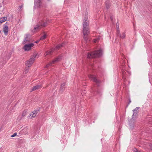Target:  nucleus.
Wrapping results in <instances>:
<instances>
[{
  "mask_svg": "<svg viewBox=\"0 0 152 152\" xmlns=\"http://www.w3.org/2000/svg\"><path fill=\"white\" fill-rule=\"evenodd\" d=\"M83 33L84 35L83 38L86 42L88 43L90 41V39L88 37V35L89 34L88 28V17H85L83 22Z\"/></svg>",
  "mask_w": 152,
  "mask_h": 152,
  "instance_id": "nucleus-1",
  "label": "nucleus"
},
{
  "mask_svg": "<svg viewBox=\"0 0 152 152\" xmlns=\"http://www.w3.org/2000/svg\"><path fill=\"white\" fill-rule=\"evenodd\" d=\"M31 36L29 34H26L25 35V37L23 42V44L24 45L23 48H31L34 46V44L31 42Z\"/></svg>",
  "mask_w": 152,
  "mask_h": 152,
  "instance_id": "nucleus-2",
  "label": "nucleus"
},
{
  "mask_svg": "<svg viewBox=\"0 0 152 152\" xmlns=\"http://www.w3.org/2000/svg\"><path fill=\"white\" fill-rule=\"evenodd\" d=\"M102 52L101 50H95L89 53L87 56V58H93L99 57L102 56Z\"/></svg>",
  "mask_w": 152,
  "mask_h": 152,
  "instance_id": "nucleus-3",
  "label": "nucleus"
},
{
  "mask_svg": "<svg viewBox=\"0 0 152 152\" xmlns=\"http://www.w3.org/2000/svg\"><path fill=\"white\" fill-rule=\"evenodd\" d=\"M47 24V22L45 21H42L41 22H39V23L36 25V26L34 27V29L36 30H39L42 27L45 26Z\"/></svg>",
  "mask_w": 152,
  "mask_h": 152,
  "instance_id": "nucleus-4",
  "label": "nucleus"
},
{
  "mask_svg": "<svg viewBox=\"0 0 152 152\" xmlns=\"http://www.w3.org/2000/svg\"><path fill=\"white\" fill-rule=\"evenodd\" d=\"M88 77L91 80H93L94 82L96 83L97 86H99L101 83V81L97 79L95 76L89 75H88Z\"/></svg>",
  "mask_w": 152,
  "mask_h": 152,
  "instance_id": "nucleus-5",
  "label": "nucleus"
},
{
  "mask_svg": "<svg viewBox=\"0 0 152 152\" xmlns=\"http://www.w3.org/2000/svg\"><path fill=\"white\" fill-rule=\"evenodd\" d=\"M36 55L31 56L30 58L26 61L25 64L28 65V66H31L32 64L34 63L35 60V58L36 57Z\"/></svg>",
  "mask_w": 152,
  "mask_h": 152,
  "instance_id": "nucleus-6",
  "label": "nucleus"
},
{
  "mask_svg": "<svg viewBox=\"0 0 152 152\" xmlns=\"http://www.w3.org/2000/svg\"><path fill=\"white\" fill-rule=\"evenodd\" d=\"M61 56H58L57 58H55L54 60H53L47 64L45 66V67H48L49 66L53 64H54L55 63L59 62L61 60Z\"/></svg>",
  "mask_w": 152,
  "mask_h": 152,
  "instance_id": "nucleus-7",
  "label": "nucleus"
},
{
  "mask_svg": "<svg viewBox=\"0 0 152 152\" xmlns=\"http://www.w3.org/2000/svg\"><path fill=\"white\" fill-rule=\"evenodd\" d=\"M56 50L57 49H56L55 48H51L49 50L46 52V53L45 54H46L45 56H46L47 55H53L54 53H55Z\"/></svg>",
  "mask_w": 152,
  "mask_h": 152,
  "instance_id": "nucleus-8",
  "label": "nucleus"
},
{
  "mask_svg": "<svg viewBox=\"0 0 152 152\" xmlns=\"http://www.w3.org/2000/svg\"><path fill=\"white\" fill-rule=\"evenodd\" d=\"M66 83L65 82L61 83V86L60 87V90L59 91V92L60 93H62L64 91L65 88Z\"/></svg>",
  "mask_w": 152,
  "mask_h": 152,
  "instance_id": "nucleus-9",
  "label": "nucleus"
},
{
  "mask_svg": "<svg viewBox=\"0 0 152 152\" xmlns=\"http://www.w3.org/2000/svg\"><path fill=\"white\" fill-rule=\"evenodd\" d=\"M34 4L35 7H40L42 4L41 0H34Z\"/></svg>",
  "mask_w": 152,
  "mask_h": 152,
  "instance_id": "nucleus-10",
  "label": "nucleus"
},
{
  "mask_svg": "<svg viewBox=\"0 0 152 152\" xmlns=\"http://www.w3.org/2000/svg\"><path fill=\"white\" fill-rule=\"evenodd\" d=\"M118 37H120V38L121 39H124V38L126 36L124 32H123L122 33V35L123 36H122V35L120 33V31H118V32H117L116 33Z\"/></svg>",
  "mask_w": 152,
  "mask_h": 152,
  "instance_id": "nucleus-11",
  "label": "nucleus"
},
{
  "mask_svg": "<svg viewBox=\"0 0 152 152\" xmlns=\"http://www.w3.org/2000/svg\"><path fill=\"white\" fill-rule=\"evenodd\" d=\"M38 113V111L34 110L33 111L30 115L29 117L31 116L30 118H33L34 117L37 115Z\"/></svg>",
  "mask_w": 152,
  "mask_h": 152,
  "instance_id": "nucleus-12",
  "label": "nucleus"
},
{
  "mask_svg": "<svg viewBox=\"0 0 152 152\" xmlns=\"http://www.w3.org/2000/svg\"><path fill=\"white\" fill-rule=\"evenodd\" d=\"M3 31L5 35H7L8 31V27L7 26H5L3 27Z\"/></svg>",
  "mask_w": 152,
  "mask_h": 152,
  "instance_id": "nucleus-13",
  "label": "nucleus"
},
{
  "mask_svg": "<svg viewBox=\"0 0 152 152\" xmlns=\"http://www.w3.org/2000/svg\"><path fill=\"white\" fill-rule=\"evenodd\" d=\"M139 107H137L134 110H133V116L136 115L138 113Z\"/></svg>",
  "mask_w": 152,
  "mask_h": 152,
  "instance_id": "nucleus-14",
  "label": "nucleus"
},
{
  "mask_svg": "<svg viewBox=\"0 0 152 152\" xmlns=\"http://www.w3.org/2000/svg\"><path fill=\"white\" fill-rule=\"evenodd\" d=\"M40 87V86L39 85H36V86H34L33 87V88L32 89V90L31 91H32L34 90H37L39 89Z\"/></svg>",
  "mask_w": 152,
  "mask_h": 152,
  "instance_id": "nucleus-15",
  "label": "nucleus"
},
{
  "mask_svg": "<svg viewBox=\"0 0 152 152\" xmlns=\"http://www.w3.org/2000/svg\"><path fill=\"white\" fill-rule=\"evenodd\" d=\"M11 55V53L10 52L8 53H7V56L5 58V59L4 60L5 61L6 60H8L10 59V57Z\"/></svg>",
  "mask_w": 152,
  "mask_h": 152,
  "instance_id": "nucleus-16",
  "label": "nucleus"
},
{
  "mask_svg": "<svg viewBox=\"0 0 152 152\" xmlns=\"http://www.w3.org/2000/svg\"><path fill=\"white\" fill-rule=\"evenodd\" d=\"M66 43H63L61 44H59L58 45L56 48H61V47H64L66 46Z\"/></svg>",
  "mask_w": 152,
  "mask_h": 152,
  "instance_id": "nucleus-17",
  "label": "nucleus"
},
{
  "mask_svg": "<svg viewBox=\"0 0 152 152\" xmlns=\"http://www.w3.org/2000/svg\"><path fill=\"white\" fill-rule=\"evenodd\" d=\"M26 65V68L25 69L24 73L26 74L27 73L28 71L29 68L30 66H28L27 64Z\"/></svg>",
  "mask_w": 152,
  "mask_h": 152,
  "instance_id": "nucleus-18",
  "label": "nucleus"
},
{
  "mask_svg": "<svg viewBox=\"0 0 152 152\" xmlns=\"http://www.w3.org/2000/svg\"><path fill=\"white\" fill-rule=\"evenodd\" d=\"M7 19V18L6 17H4L0 19V23H2L4 22Z\"/></svg>",
  "mask_w": 152,
  "mask_h": 152,
  "instance_id": "nucleus-19",
  "label": "nucleus"
},
{
  "mask_svg": "<svg viewBox=\"0 0 152 152\" xmlns=\"http://www.w3.org/2000/svg\"><path fill=\"white\" fill-rule=\"evenodd\" d=\"M91 89L93 92H96L97 94H99L101 93V91L98 89L96 91L93 88H92Z\"/></svg>",
  "mask_w": 152,
  "mask_h": 152,
  "instance_id": "nucleus-20",
  "label": "nucleus"
},
{
  "mask_svg": "<svg viewBox=\"0 0 152 152\" xmlns=\"http://www.w3.org/2000/svg\"><path fill=\"white\" fill-rule=\"evenodd\" d=\"M100 38L99 37L96 39H95L93 41V42L94 43H96L97 42H98Z\"/></svg>",
  "mask_w": 152,
  "mask_h": 152,
  "instance_id": "nucleus-21",
  "label": "nucleus"
},
{
  "mask_svg": "<svg viewBox=\"0 0 152 152\" xmlns=\"http://www.w3.org/2000/svg\"><path fill=\"white\" fill-rule=\"evenodd\" d=\"M47 36V35H46L44 34V35L42 37H41L40 39V40H43L44 39H45V38Z\"/></svg>",
  "mask_w": 152,
  "mask_h": 152,
  "instance_id": "nucleus-22",
  "label": "nucleus"
},
{
  "mask_svg": "<svg viewBox=\"0 0 152 152\" xmlns=\"http://www.w3.org/2000/svg\"><path fill=\"white\" fill-rule=\"evenodd\" d=\"M26 111L24 110L22 113V116L23 117L25 116L26 114Z\"/></svg>",
  "mask_w": 152,
  "mask_h": 152,
  "instance_id": "nucleus-23",
  "label": "nucleus"
},
{
  "mask_svg": "<svg viewBox=\"0 0 152 152\" xmlns=\"http://www.w3.org/2000/svg\"><path fill=\"white\" fill-rule=\"evenodd\" d=\"M116 27H117V32H118V31H120L119 30V24L118 23L116 24Z\"/></svg>",
  "mask_w": 152,
  "mask_h": 152,
  "instance_id": "nucleus-24",
  "label": "nucleus"
},
{
  "mask_svg": "<svg viewBox=\"0 0 152 152\" xmlns=\"http://www.w3.org/2000/svg\"><path fill=\"white\" fill-rule=\"evenodd\" d=\"M24 51H28L31 50V48H23Z\"/></svg>",
  "mask_w": 152,
  "mask_h": 152,
  "instance_id": "nucleus-25",
  "label": "nucleus"
},
{
  "mask_svg": "<svg viewBox=\"0 0 152 152\" xmlns=\"http://www.w3.org/2000/svg\"><path fill=\"white\" fill-rule=\"evenodd\" d=\"M133 151L134 152H140V151L137 150L136 148H134Z\"/></svg>",
  "mask_w": 152,
  "mask_h": 152,
  "instance_id": "nucleus-26",
  "label": "nucleus"
},
{
  "mask_svg": "<svg viewBox=\"0 0 152 152\" xmlns=\"http://www.w3.org/2000/svg\"><path fill=\"white\" fill-rule=\"evenodd\" d=\"M17 135V133H15L14 134L12 135L11 136V137H15Z\"/></svg>",
  "mask_w": 152,
  "mask_h": 152,
  "instance_id": "nucleus-27",
  "label": "nucleus"
},
{
  "mask_svg": "<svg viewBox=\"0 0 152 152\" xmlns=\"http://www.w3.org/2000/svg\"><path fill=\"white\" fill-rule=\"evenodd\" d=\"M2 62H3L2 63V62H0V65L1 64H2L1 66H0V68L2 67H3V66H4V62L3 61Z\"/></svg>",
  "mask_w": 152,
  "mask_h": 152,
  "instance_id": "nucleus-28",
  "label": "nucleus"
},
{
  "mask_svg": "<svg viewBox=\"0 0 152 152\" xmlns=\"http://www.w3.org/2000/svg\"><path fill=\"white\" fill-rule=\"evenodd\" d=\"M149 146L151 150H152V144L150 143L149 145Z\"/></svg>",
  "mask_w": 152,
  "mask_h": 152,
  "instance_id": "nucleus-29",
  "label": "nucleus"
},
{
  "mask_svg": "<svg viewBox=\"0 0 152 152\" xmlns=\"http://www.w3.org/2000/svg\"><path fill=\"white\" fill-rule=\"evenodd\" d=\"M27 128H25L24 129H23L22 130L23 132H24V131H27Z\"/></svg>",
  "mask_w": 152,
  "mask_h": 152,
  "instance_id": "nucleus-30",
  "label": "nucleus"
},
{
  "mask_svg": "<svg viewBox=\"0 0 152 152\" xmlns=\"http://www.w3.org/2000/svg\"><path fill=\"white\" fill-rule=\"evenodd\" d=\"M107 2H106V7H107V9H108L109 7V6L108 5H107Z\"/></svg>",
  "mask_w": 152,
  "mask_h": 152,
  "instance_id": "nucleus-31",
  "label": "nucleus"
},
{
  "mask_svg": "<svg viewBox=\"0 0 152 152\" xmlns=\"http://www.w3.org/2000/svg\"><path fill=\"white\" fill-rule=\"evenodd\" d=\"M23 7V5H21L19 7V8H20V9L19 10L20 11V9L21 8H22Z\"/></svg>",
  "mask_w": 152,
  "mask_h": 152,
  "instance_id": "nucleus-32",
  "label": "nucleus"
},
{
  "mask_svg": "<svg viewBox=\"0 0 152 152\" xmlns=\"http://www.w3.org/2000/svg\"><path fill=\"white\" fill-rule=\"evenodd\" d=\"M39 41V40L37 41H36L35 42H34L36 43H37Z\"/></svg>",
  "mask_w": 152,
  "mask_h": 152,
  "instance_id": "nucleus-33",
  "label": "nucleus"
},
{
  "mask_svg": "<svg viewBox=\"0 0 152 152\" xmlns=\"http://www.w3.org/2000/svg\"><path fill=\"white\" fill-rule=\"evenodd\" d=\"M18 119H19V120H20L21 119V117H20V118L19 117H18Z\"/></svg>",
  "mask_w": 152,
  "mask_h": 152,
  "instance_id": "nucleus-34",
  "label": "nucleus"
},
{
  "mask_svg": "<svg viewBox=\"0 0 152 152\" xmlns=\"http://www.w3.org/2000/svg\"><path fill=\"white\" fill-rule=\"evenodd\" d=\"M111 18V20H113V18H112L111 17V18Z\"/></svg>",
  "mask_w": 152,
  "mask_h": 152,
  "instance_id": "nucleus-35",
  "label": "nucleus"
},
{
  "mask_svg": "<svg viewBox=\"0 0 152 152\" xmlns=\"http://www.w3.org/2000/svg\"><path fill=\"white\" fill-rule=\"evenodd\" d=\"M122 36H123L122 34H121Z\"/></svg>",
  "mask_w": 152,
  "mask_h": 152,
  "instance_id": "nucleus-36",
  "label": "nucleus"
},
{
  "mask_svg": "<svg viewBox=\"0 0 152 152\" xmlns=\"http://www.w3.org/2000/svg\"><path fill=\"white\" fill-rule=\"evenodd\" d=\"M48 1H50V0H48Z\"/></svg>",
  "mask_w": 152,
  "mask_h": 152,
  "instance_id": "nucleus-37",
  "label": "nucleus"
},
{
  "mask_svg": "<svg viewBox=\"0 0 152 152\" xmlns=\"http://www.w3.org/2000/svg\"><path fill=\"white\" fill-rule=\"evenodd\" d=\"M129 102H131V101H129Z\"/></svg>",
  "mask_w": 152,
  "mask_h": 152,
  "instance_id": "nucleus-38",
  "label": "nucleus"
},
{
  "mask_svg": "<svg viewBox=\"0 0 152 152\" xmlns=\"http://www.w3.org/2000/svg\"><path fill=\"white\" fill-rule=\"evenodd\" d=\"M1 32V31H0V32Z\"/></svg>",
  "mask_w": 152,
  "mask_h": 152,
  "instance_id": "nucleus-39",
  "label": "nucleus"
}]
</instances>
